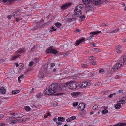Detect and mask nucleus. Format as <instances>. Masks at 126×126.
<instances>
[{
	"label": "nucleus",
	"mask_w": 126,
	"mask_h": 126,
	"mask_svg": "<svg viewBox=\"0 0 126 126\" xmlns=\"http://www.w3.org/2000/svg\"><path fill=\"white\" fill-rule=\"evenodd\" d=\"M61 90V88L58 84L53 83L50 85L49 89L44 90V93L47 95H51Z\"/></svg>",
	"instance_id": "nucleus-1"
},
{
	"label": "nucleus",
	"mask_w": 126,
	"mask_h": 126,
	"mask_svg": "<svg viewBox=\"0 0 126 126\" xmlns=\"http://www.w3.org/2000/svg\"><path fill=\"white\" fill-rule=\"evenodd\" d=\"M69 88L71 89H74L77 88L78 86V84L75 81L69 82Z\"/></svg>",
	"instance_id": "nucleus-2"
},
{
	"label": "nucleus",
	"mask_w": 126,
	"mask_h": 126,
	"mask_svg": "<svg viewBox=\"0 0 126 126\" xmlns=\"http://www.w3.org/2000/svg\"><path fill=\"white\" fill-rule=\"evenodd\" d=\"M124 64V63L123 62H121L120 63H117L113 66L112 67L113 69L114 70L118 69L122 65H123Z\"/></svg>",
	"instance_id": "nucleus-3"
},
{
	"label": "nucleus",
	"mask_w": 126,
	"mask_h": 126,
	"mask_svg": "<svg viewBox=\"0 0 126 126\" xmlns=\"http://www.w3.org/2000/svg\"><path fill=\"white\" fill-rule=\"evenodd\" d=\"M46 52L47 53H51L54 54H56L58 52L57 50L53 48V46H51L49 48L46 49Z\"/></svg>",
	"instance_id": "nucleus-4"
},
{
	"label": "nucleus",
	"mask_w": 126,
	"mask_h": 126,
	"mask_svg": "<svg viewBox=\"0 0 126 126\" xmlns=\"http://www.w3.org/2000/svg\"><path fill=\"white\" fill-rule=\"evenodd\" d=\"M82 9L81 5L79 4L76 7L75 9L74 12H76L81 13V11Z\"/></svg>",
	"instance_id": "nucleus-5"
},
{
	"label": "nucleus",
	"mask_w": 126,
	"mask_h": 126,
	"mask_svg": "<svg viewBox=\"0 0 126 126\" xmlns=\"http://www.w3.org/2000/svg\"><path fill=\"white\" fill-rule=\"evenodd\" d=\"M72 4L71 3H67L61 6V9L63 10L67 9L68 7H70Z\"/></svg>",
	"instance_id": "nucleus-6"
},
{
	"label": "nucleus",
	"mask_w": 126,
	"mask_h": 126,
	"mask_svg": "<svg viewBox=\"0 0 126 126\" xmlns=\"http://www.w3.org/2000/svg\"><path fill=\"white\" fill-rule=\"evenodd\" d=\"M85 107L84 104L82 103H80L78 107V109L79 110L82 111L84 110Z\"/></svg>",
	"instance_id": "nucleus-7"
},
{
	"label": "nucleus",
	"mask_w": 126,
	"mask_h": 126,
	"mask_svg": "<svg viewBox=\"0 0 126 126\" xmlns=\"http://www.w3.org/2000/svg\"><path fill=\"white\" fill-rule=\"evenodd\" d=\"M93 3L94 5H97L102 3V1L100 0H93Z\"/></svg>",
	"instance_id": "nucleus-8"
},
{
	"label": "nucleus",
	"mask_w": 126,
	"mask_h": 126,
	"mask_svg": "<svg viewBox=\"0 0 126 126\" xmlns=\"http://www.w3.org/2000/svg\"><path fill=\"white\" fill-rule=\"evenodd\" d=\"M74 12L75 13L72 15V17L75 18L76 20L77 19V17H79L81 13L76 12Z\"/></svg>",
	"instance_id": "nucleus-9"
},
{
	"label": "nucleus",
	"mask_w": 126,
	"mask_h": 126,
	"mask_svg": "<svg viewBox=\"0 0 126 126\" xmlns=\"http://www.w3.org/2000/svg\"><path fill=\"white\" fill-rule=\"evenodd\" d=\"M85 39L84 38H82L81 39L79 40H77L75 42V44L76 46L78 45L80 43L85 41Z\"/></svg>",
	"instance_id": "nucleus-10"
},
{
	"label": "nucleus",
	"mask_w": 126,
	"mask_h": 126,
	"mask_svg": "<svg viewBox=\"0 0 126 126\" xmlns=\"http://www.w3.org/2000/svg\"><path fill=\"white\" fill-rule=\"evenodd\" d=\"M93 0H82L83 2L85 5L93 3Z\"/></svg>",
	"instance_id": "nucleus-11"
},
{
	"label": "nucleus",
	"mask_w": 126,
	"mask_h": 126,
	"mask_svg": "<svg viewBox=\"0 0 126 126\" xmlns=\"http://www.w3.org/2000/svg\"><path fill=\"white\" fill-rule=\"evenodd\" d=\"M19 12L18 11L16 10L13 13L12 16L14 18L16 17L17 16L19 15Z\"/></svg>",
	"instance_id": "nucleus-12"
},
{
	"label": "nucleus",
	"mask_w": 126,
	"mask_h": 126,
	"mask_svg": "<svg viewBox=\"0 0 126 126\" xmlns=\"http://www.w3.org/2000/svg\"><path fill=\"white\" fill-rule=\"evenodd\" d=\"M47 68V65L46 64L45 65H43L41 67V71L42 72H43L46 70Z\"/></svg>",
	"instance_id": "nucleus-13"
},
{
	"label": "nucleus",
	"mask_w": 126,
	"mask_h": 126,
	"mask_svg": "<svg viewBox=\"0 0 126 126\" xmlns=\"http://www.w3.org/2000/svg\"><path fill=\"white\" fill-rule=\"evenodd\" d=\"M79 87L81 88H83L87 87L86 84L85 82H82L79 85Z\"/></svg>",
	"instance_id": "nucleus-14"
},
{
	"label": "nucleus",
	"mask_w": 126,
	"mask_h": 126,
	"mask_svg": "<svg viewBox=\"0 0 126 126\" xmlns=\"http://www.w3.org/2000/svg\"><path fill=\"white\" fill-rule=\"evenodd\" d=\"M119 30V29L118 28H117V29H115L114 30H111L109 32H107V33H116L118 32Z\"/></svg>",
	"instance_id": "nucleus-15"
},
{
	"label": "nucleus",
	"mask_w": 126,
	"mask_h": 126,
	"mask_svg": "<svg viewBox=\"0 0 126 126\" xmlns=\"http://www.w3.org/2000/svg\"><path fill=\"white\" fill-rule=\"evenodd\" d=\"M76 118V117L75 116H73L67 119L66 121L67 122H70L72 120L75 119Z\"/></svg>",
	"instance_id": "nucleus-16"
},
{
	"label": "nucleus",
	"mask_w": 126,
	"mask_h": 126,
	"mask_svg": "<svg viewBox=\"0 0 126 126\" xmlns=\"http://www.w3.org/2000/svg\"><path fill=\"white\" fill-rule=\"evenodd\" d=\"M110 126H126V123H121Z\"/></svg>",
	"instance_id": "nucleus-17"
},
{
	"label": "nucleus",
	"mask_w": 126,
	"mask_h": 126,
	"mask_svg": "<svg viewBox=\"0 0 126 126\" xmlns=\"http://www.w3.org/2000/svg\"><path fill=\"white\" fill-rule=\"evenodd\" d=\"M121 60L124 63H126V55H124L121 57Z\"/></svg>",
	"instance_id": "nucleus-18"
},
{
	"label": "nucleus",
	"mask_w": 126,
	"mask_h": 126,
	"mask_svg": "<svg viewBox=\"0 0 126 126\" xmlns=\"http://www.w3.org/2000/svg\"><path fill=\"white\" fill-rule=\"evenodd\" d=\"M0 92L2 94H4L6 93V90L3 87H1L0 89Z\"/></svg>",
	"instance_id": "nucleus-19"
},
{
	"label": "nucleus",
	"mask_w": 126,
	"mask_h": 126,
	"mask_svg": "<svg viewBox=\"0 0 126 126\" xmlns=\"http://www.w3.org/2000/svg\"><path fill=\"white\" fill-rule=\"evenodd\" d=\"M101 32V31H94L91 32L90 33L91 34H94L96 35L100 33Z\"/></svg>",
	"instance_id": "nucleus-20"
},
{
	"label": "nucleus",
	"mask_w": 126,
	"mask_h": 126,
	"mask_svg": "<svg viewBox=\"0 0 126 126\" xmlns=\"http://www.w3.org/2000/svg\"><path fill=\"white\" fill-rule=\"evenodd\" d=\"M117 103L116 104L115 106V108L116 109H119L121 107V105L118 102H117Z\"/></svg>",
	"instance_id": "nucleus-21"
},
{
	"label": "nucleus",
	"mask_w": 126,
	"mask_h": 126,
	"mask_svg": "<svg viewBox=\"0 0 126 126\" xmlns=\"http://www.w3.org/2000/svg\"><path fill=\"white\" fill-rule=\"evenodd\" d=\"M41 23L38 22L36 25V27H35V28L34 29L35 30H37L38 29V28H40L41 26Z\"/></svg>",
	"instance_id": "nucleus-22"
},
{
	"label": "nucleus",
	"mask_w": 126,
	"mask_h": 126,
	"mask_svg": "<svg viewBox=\"0 0 126 126\" xmlns=\"http://www.w3.org/2000/svg\"><path fill=\"white\" fill-rule=\"evenodd\" d=\"M58 119L59 121H61L62 122H63L65 120V118L62 117H58Z\"/></svg>",
	"instance_id": "nucleus-23"
},
{
	"label": "nucleus",
	"mask_w": 126,
	"mask_h": 126,
	"mask_svg": "<svg viewBox=\"0 0 126 126\" xmlns=\"http://www.w3.org/2000/svg\"><path fill=\"white\" fill-rule=\"evenodd\" d=\"M13 117H9L6 120V121L7 122H8L10 124V122H11V121L12 120H11L12 119H13Z\"/></svg>",
	"instance_id": "nucleus-24"
},
{
	"label": "nucleus",
	"mask_w": 126,
	"mask_h": 126,
	"mask_svg": "<svg viewBox=\"0 0 126 126\" xmlns=\"http://www.w3.org/2000/svg\"><path fill=\"white\" fill-rule=\"evenodd\" d=\"M69 83L70 82H69L64 83L63 85V87H66L68 86V85H69Z\"/></svg>",
	"instance_id": "nucleus-25"
},
{
	"label": "nucleus",
	"mask_w": 126,
	"mask_h": 126,
	"mask_svg": "<svg viewBox=\"0 0 126 126\" xmlns=\"http://www.w3.org/2000/svg\"><path fill=\"white\" fill-rule=\"evenodd\" d=\"M117 102H118L120 104H124L125 103V101L124 100H121L118 101Z\"/></svg>",
	"instance_id": "nucleus-26"
},
{
	"label": "nucleus",
	"mask_w": 126,
	"mask_h": 126,
	"mask_svg": "<svg viewBox=\"0 0 126 126\" xmlns=\"http://www.w3.org/2000/svg\"><path fill=\"white\" fill-rule=\"evenodd\" d=\"M39 77L40 78H43L44 77V74L43 72H40L39 75Z\"/></svg>",
	"instance_id": "nucleus-27"
},
{
	"label": "nucleus",
	"mask_w": 126,
	"mask_h": 126,
	"mask_svg": "<svg viewBox=\"0 0 126 126\" xmlns=\"http://www.w3.org/2000/svg\"><path fill=\"white\" fill-rule=\"evenodd\" d=\"M18 53H24L25 52L26 50L23 48L19 50H18Z\"/></svg>",
	"instance_id": "nucleus-28"
},
{
	"label": "nucleus",
	"mask_w": 126,
	"mask_h": 126,
	"mask_svg": "<svg viewBox=\"0 0 126 126\" xmlns=\"http://www.w3.org/2000/svg\"><path fill=\"white\" fill-rule=\"evenodd\" d=\"M55 25L58 28H59L61 26V24L59 22L56 23Z\"/></svg>",
	"instance_id": "nucleus-29"
},
{
	"label": "nucleus",
	"mask_w": 126,
	"mask_h": 126,
	"mask_svg": "<svg viewBox=\"0 0 126 126\" xmlns=\"http://www.w3.org/2000/svg\"><path fill=\"white\" fill-rule=\"evenodd\" d=\"M80 94L79 92H74L72 93V94L74 96H76Z\"/></svg>",
	"instance_id": "nucleus-30"
},
{
	"label": "nucleus",
	"mask_w": 126,
	"mask_h": 126,
	"mask_svg": "<svg viewBox=\"0 0 126 126\" xmlns=\"http://www.w3.org/2000/svg\"><path fill=\"white\" fill-rule=\"evenodd\" d=\"M96 57L93 56H91L88 57V59L90 60H93L96 59Z\"/></svg>",
	"instance_id": "nucleus-31"
},
{
	"label": "nucleus",
	"mask_w": 126,
	"mask_h": 126,
	"mask_svg": "<svg viewBox=\"0 0 126 126\" xmlns=\"http://www.w3.org/2000/svg\"><path fill=\"white\" fill-rule=\"evenodd\" d=\"M25 109L26 111H29L30 110L31 108L29 106H27L25 107Z\"/></svg>",
	"instance_id": "nucleus-32"
},
{
	"label": "nucleus",
	"mask_w": 126,
	"mask_h": 126,
	"mask_svg": "<svg viewBox=\"0 0 126 126\" xmlns=\"http://www.w3.org/2000/svg\"><path fill=\"white\" fill-rule=\"evenodd\" d=\"M24 77V75L23 74H22L20 76H19L18 78V81L19 82V83H20L21 81V80L20 79V78H23Z\"/></svg>",
	"instance_id": "nucleus-33"
},
{
	"label": "nucleus",
	"mask_w": 126,
	"mask_h": 126,
	"mask_svg": "<svg viewBox=\"0 0 126 126\" xmlns=\"http://www.w3.org/2000/svg\"><path fill=\"white\" fill-rule=\"evenodd\" d=\"M108 110L106 109H104L102 111V113L103 114H105L108 112Z\"/></svg>",
	"instance_id": "nucleus-34"
},
{
	"label": "nucleus",
	"mask_w": 126,
	"mask_h": 126,
	"mask_svg": "<svg viewBox=\"0 0 126 126\" xmlns=\"http://www.w3.org/2000/svg\"><path fill=\"white\" fill-rule=\"evenodd\" d=\"M17 0H8V2L10 4H12L14 2L16 1Z\"/></svg>",
	"instance_id": "nucleus-35"
},
{
	"label": "nucleus",
	"mask_w": 126,
	"mask_h": 126,
	"mask_svg": "<svg viewBox=\"0 0 126 126\" xmlns=\"http://www.w3.org/2000/svg\"><path fill=\"white\" fill-rule=\"evenodd\" d=\"M98 106L96 105H95L92 108L93 110H96L98 109Z\"/></svg>",
	"instance_id": "nucleus-36"
},
{
	"label": "nucleus",
	"mask_w": 126,
	"mask_h": 126,
	"mask_svg": "<svg viewBox=\"0 0 126 126\" xmlns=\"http://www.w3.org/2000/svg\"><path fill=\"white\" fill-rule=\"evenodd\" d=\"M19 91V90H15L13 91L12 93L13 94H15L18 93Z\"/></svg>",
	"instance_id": "nucleus-37"
},
{
	"label": "nucleus",
	"mask_w": 126,
	"mask_h": 126,
	"mask_svg": "<svg viewBox=\"0 0 126 126\" xmlns=\"http://www.w3.org/2000/svg\"><path fill=\"white\" fill-rule=\"evenodd\" d=\"M19 55H17L16 56H13L11 57V59L12 60H14L15 59H16V58H17L18 57V56Z\"/></svg>",
	"instance_id": "nucleus-38"
},
{
	"label": "nucleus",
	"mask_w": 126,
	"mask_h": 126,
	"mask_svg": "<svg viewBox=\"0 0 126 126\" xmlns=\"http://www.w3.org/2000/svg\"><path fill=\"white\" fill-rule=\"evenodd\" d=\"M116 94V93H114L113 94H110V95L108 96V97L110 98H111L113 96V95H115Z\"/></svg>",
	"instance_id": "nucleus-39"
},
{
	"label": "nucleus",
	"mask_w": 126,
	"mask_h": 126,
	"mask_svg": "<svg viewBox=\"0 0 126 126\" xmlns=\"http://www.w3.org/2000/svg\"><path fill=\"white\" fill-rule=\"evenodd\" d=\"M74 20H75V18L72 17V18L68 19L67 21L69 22H70Z\"/></svg>",
	"instance_id": "nucleus-40"
},
{
	"label": "nucleus",
	"mask_w": 126,
	"mask_h": 126,
	"mask_svg": "<svg viewBox=\"0 0 126 126\" xmlns=\"http://www.w3.org/2000/svg\"><path fill=\"white\" fill-rule=\"evenodd\" d=\"M11 121V122H10V124H16L17 123L16 120H12Z\"/></svg>",
	"instance_id": "nucleus-41"
},
{
	"label": "nucleus",
	"mask_w": 126,
	"mask_h": 126,
	"mask_svg": "<svg viewBox=\"0 0 126 126\" xmlns=\"http://www.w3.org/2000/svg\"><path fill=\"white\" fill-rule=\"evenodd\" d=\"M93 50L95 52H98L100 51V50L97 48H94Z\"/></svg>",
	"instance_id": "nucleus-42"
},
{
	"label": "nucleus",
	"mask_w": 126,
	"mask_h": 126,
	"mask_svg": "<svg viewBox=\"0 0 126 126\" xmlns=\"http://www.w3.org/2000/svg\"><path fill=\"white\" fill-rule=\"evenodd\" d=\"M42 95V94L41 93H39L36 95V96L37 97L40 98L41 97Z\"/></svg>",
	"instance_id": "nucleus-43"
},
{
	"label": "nucleus",
	"mask_w": 126,
	"mask_h": 126,
	"mask_svg": "<svg viewBox=\"0 0 126 126\" xmlns=\"http://www.w3.org/2000/svg\"><path fill=\"white\" fill-rule=\"evenodd\" d=\"M80 19L81 20L83 21L84 20L85 18V16L83 15L81 16L80 17Z\"/></svg>",
	"instance_id": "nucleus-44"
},
{
	"label": "nucleus",
	"mask_w": 126,
	"mask_h": 126,
	"mask_svg": "<svg viewBox=\"0 0 126 126\" xmlns=\"http://www.w3.org/2000/svg\"><path fill=\"white\" fill-rule=\"evenodd\" d=\"M15 113V115H14V117H13L14 119H15L16 118H18V117H16L17 116L18 117V115H19V113Z\"/></svg>",
	"instance_id": "nucleus-45"
},
{
	"label": "nucleus",
	"mask_w": 126,
	"mask_h": 126,
	"mask_svg": "<svg viewBox=\"0 0 126 126\" xmlns=\"http://www.w3.org/2000/svg\"><path fill=\"white\" fill-rule=\"evenodd\" d=\"M33 62L32 61H31L29 63V67H31L33 64Z\"/></svg>",
	"instance_id": "nucleus-46"
},
{
	"label": "nucleus",
	"mask_w": 126,
	"mask_h": 126,
	"mask_svg": "<svg viewBox=\"0 0 126 126\" xmlns=\"http://www.w3.org/2000/svg\"><path fill=\"white\" fill-rule=\"evenodd\" d=\"M24 116V115L22 114H19V115L18 116V117L17 116L16 117H18V118H21L22 117Z\"/></svg>",
	"instance_id": "nucleus-47"
},
{
	"label": "nucleus",
	"mask_w": 126,
	"mask_h": 126,
	"mask_svg": "<svg viewBox=\"0 0 126 126\" xmlns=\"http://www.w3.org/2000/svg\"><path fill=\"white\" fill-rule=\"evenodd\" d=\"M78 102H74L73 103V106L74 107H75L78 105Z\"/></svg>",
	"instance_id": "nucleus-48"
},
{
	"label": "nucleus",
	"mask_w": 126,
	"mask_h": 126,
	"mask_svg": "<svg viewBox=\"0 0 126 126\" xmlns=\"http://www.w3.org/2000/svg\"><path fill=\"white\" fill-rule=\"evenodd\" d=\"M91 65H94L96 64V62L95 61H92L91 62Z\"/></svg>",
	"instance_id": "nucleus-49"
},
{
	"label": "nucleus",
	"mask_w": 126,
	"mask_h": 126,
	"mask_svg": "<svg viewBox=\"0 0 126 126\" xmlns=\"http://www.w3.org/2000/svg\"><path fill=\"white\" fill-rule=\"evenodd\" d=\"M80 31V30L79 29H76V30L74 31V32L75 33L78 32Z\"/></svg>",
	"instance_id": "nucleus-50"
},
{
	"label": "nucleus",
	"mask_w": 126,
	"mask_h": 126,
	"mask_svg": "<svg viewBox=\"0 0 126 126\" xmlns=\"http://www.w3.org/2000/svg\"><path fill=\"white\" fill-rule=\"evenodd\" d=\"M87 65L86 64H83L81 65V66L82 67L87 68Z\"/></svg>",
	"instance_id": "nucleus-51"
},
{
	"label": "nucleus",
	"mask_w": 126,
	"mask_h": 126,
	"mask_svg": "<svg viewBox=\"0 0 126 126\" xmlns=\"http://www.w3.org/2000/svg\"><path fill=\"white\" fill-rule=\"evenodd\" d=\"M86 112L85 111H84L82 112L81 113V114L82 115H84L85 114H86Z\"/></svg>",
	"instance_id": "nucleus-52"
},
{
	"label": "nucleus",
	"mask_w": 126,
	"mask_h": 126,
	"mask_svg": "<svg viewBox=\"0 0 126 126\" xmlns=\"http://www.w3.org/2000/svg\"><path fill=\"white\" fill-rule=\"evenodd\" d=\"M51 28L52 29V30L50 31L51 32H52L53 31H56V29L54 28V27L53 26H52Z\"/></svg>",
	"instance_id": "nucleus-53"
},
{
	"label": "nucleus",
	"mask_w": 126,
	"mask_h": 126,
	"mask_svg": "<svg viewBox=\"0 0 126 126\" xmlns=\"http://www.w3.org/2000/svg\"><path fill=\"white\" fill-rule=\"evenodd\" d=\"M85 83L86 84L87 87L88 86H89L90 85V83L88 82H85Z\"/></svg>",
	"instance_id": "nucleus-54"
},
{
	"label": "nucleus",
	"mask_w": 126,
	"mask_h": 126,
	"mask_svg": "<svg viewBox=\"0 0 126 126\" xmlns=\"http://www.w3.org/2000/svg\"><path fill=\"white\" fill-rule=\"evenodd\" d=\"M104 71V70L102 69H100L99 70V72L100 73H101L103 72Z\"/></svg>",
	"instance_id": "nucleus-55"
},
{
	"label": "nucleus",
	"mask_w": 126,
	"mask_h": 126,
	"mask_svg": "<svg viewBox=\"0 0 126 126\" xmlns=\"http://www.w3.org/2000/svg\"><path fill=\"white\" fill-rule=\"evenodd\" d=\"M116 51L118 53H121V50L120 49H116Z\"/></svg>",
	"instance_id": "nucleus-56"
},
{
	"label": "nucleus",
	"mask_w": 126,
	"mask_h": 126,
	"mask_svg": "<svg viewBox=\"0 0 126 126\" xmlns=\"http://www.w3.org/2000/svg\"><path fill=\"white\" fill-rule=\"evenodd\" d=\"M12 16V15H8L7 16V18L9 19H11Z\"/></svg>",
	"instance_id": "nucleus-57"
},
{
	"label": "nucleus",
	"mask_w": 126,
	"mask_h": 126,
	"mask_svg": "<svg viewBox=\"0 0 126 126\" xmlns=\"http://www.w3.org/2000/svg\"><path fill=\"white\" fill-rule=\"evenodd\" d=\"M53 104L54 106H55L57 105L58 104L57 103L54 102L53 103Z\"/></svg>",
	"instance_id": "nucleus-58"
},
{
	"label": "nucleus",
	"mask_w": 126,
	"mask_h": 126,
	"mask_svg": "<svg viewBox=\"0 0 126 126\" xmlns=\"http://www.w3.org/2000/svg\"><path fill=\"white\" fill-rule=\"evenodd\" d=\"M51 67H53L55 66V64L53 63H52L51 64Z\"/></svg>",
	"instance_id": "nucleus-59"
},
{
	"label": "nucleus",
	"mask_w": 126,
	"mask_h": 126,
	"mask_svg": "<svg viewBox=\"0 0 126 126\" xmlns=\"http://www.w3.org/2000/svg\"><path fill=\"white\" fill-rule=\"evenodd\" d=\"M56 124L58 125H61L62 124V123L59 121L57 122Z\"/></svg>",
	"instance_id": "nucleus-60"
},
{
	"label": "nucleus",
	"mask_w": 126,
	"mask_h": 126,
	"mask_svg": "<svg viewBox=\"0 0 126 126\" xmlns=\"http://www.w3.org/2000/svg\"><path fill=\"white\" fill-rule=\"evenodd\" d=\"M93 35H91L90 36V37H88L87 38V40L89 39H91L93 37Z\"/></svg>",
	"instance_id": "nucleus-61"
},
{
	"label": "nucleus",
	"mask_w": 126,
	"mask_h": 126,
	"mask_svg": "<svg viewBox=\"0 0 126 126\" xmlns=\"http://www.w3.org/2000/svg\"><path fill=\"white\" fill-rule=\"evenodd\" d=\"M4 60L3 59H0V63H3V62H4Z\"/></svg>",
	"instance_id": "nucleus-62"
},
{
	"label": "nucleus",
	"mask_w": 126,
	"mask_h": 126,
	"mask_svg": "<svg viewBox=\"0 0 126 126\" xmlns=\"http://www.w3.org/2000/svg\"><path fill=\"white\" fill-rule=\"evenodd\" d=\"M121 47V46L119 45H117L116 46V48L117 49L120 48Z\"/></svg>",
	"instance_id": "nucleus-63"
},
{
	"label": "nucleus",
	"mask_w": 126,
	"mask_h": 126,
	"mask_svg": "<svg viewBox=\"0 0 126 126\" xmlns=\"http://www.w3.org/2000/svg\"><path fill=\"white\" fill-rule=\"evenodd\" d=\"M3 115L0 114V120L3 118Z\"/></svg>",
	"instance_id": "nucleus-64"
}]
</instances>
